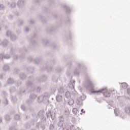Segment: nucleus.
Listing matches in <instances>:
<instances>
[{"mask_svg":"<svg viewBox=\"0 0 130 130\" xmlns=\"http://www.w3.org/2000/svg\"><path fill=\"white\" fill-rule=\"evenodd\" d=\"M34 62H35V63L38 64V63H39L40 62V59H39V58L35 59Z\"/></svg>","mask_w":130,"mask_h":130,"instance_id":"obj_40","label":"nucleus"},{"mask_svg":"<svg viewBox=\"0 0 130 130\" xmlns=\"http://www.w3.org/2000/svg\"><path fill=\"white\" fill-rule=\"evenodd\" d=\"M4 58H5V54L2 53L0 54V60H3Z\"/></svg>","mask_w":130,"mask_h":130,"instance_id":"obj_38","label":"nucleus"},{"mask_svg":"<svg viewBox=\"0 0 130 130\" xmlns=\"http://www.w3.org/2000/svg\"><path fill=\"white\" fill-rule=\"evenodd\" d=\"M78 67L79 68H76L74 71V74L75 76H79V75H80V71L81 70L80 68H81V64L79 63Z\"/></svg>","mask_w":130,"mask_h":130,"instance_id":"obj_8","label":"nucleus"},{"mask_svg":"<svg viewBox=\"0 0 130 130\" xmlns=\"http://www.w3.org/2000/svg\"><path fill=\"white\" fill-rule=\"evenodd\" d=\"M44 70H46L47 72H50V71H51V70H52V68L51 67L48 66L45 69H44L43 71H44Z\"/></svg>","mask_w":130,"mask_h":130,"instance_id":"obj_37","label":"nucleus"},{"mask_svg":"<svg viewBox=\"0 0 130 130\" xmlns=\"http://www.w3.org/2000/svg\"><path fill=\"white\" fill-rule=\"evenodd\" d=\"M9 53L10 55H13L14 60H17L18 59V56L14 53V49L12 47H11Z\"/></svg>","mask_w":130,"mask_h":130,"instance_id":"obj_7","label":"nucleus"},{"mask_svg":"<svg viewBox=\"0 0 130 130\" xmlns=\"http://www.w3.org/2000/svg\"><path fill=\"white\" fill-rule=\"evenodd\" d=\"M29 23H30V24H33V23H34V21L31 20L30 21Z\"/></svg>","mask_w":130,"mask_h":130,"instance_id":"obj_62","label":"nucleus"},{"mask_svg":"<svg viewBox=\"0 0 130 130\" xmlns=\"http://www.w3.org/2000/svg\"><path fill=\"white\" fill-rule=\"evenodd\" d=\"M6 35L8 37H9V36H10L11 40H12V41H15L17 40V36H16V35H13L12 34V31H11L10 30L7 31Z\"/></svg>","mask_w":130,"mask_h":130,"instance_id":"obj_6","label":"nucleus"},{"mask_svg":"<svg viewBox=\"0 0 130 130\" xmlns=\"http://www.w3.org/2000/svg\"><path fill=\"white\" fill-rule=\"evenodd\" d=\"M16 6H17V5L16 4V3H15V2L12 3L11 5V7L12 8H15Z\"/></svg>","mask_w":130,"mask_h":130,"instance_id":"obj_45","label":"nucleus"},{"mask_svg":"<svg viewBox=\"0 0 130 130\" xmlns=\"http://www.w3.org/2000/svg\"><path fill=\"white\" fill-rule=\"evenodd\" d=\"M17 100H18V99H17V98L16 96L14 97L13 96H11V101L12 103H15L16 102Z\"/></svg>","mask_w":130,"mask_h":130,"instance_id":"obj_23","label":"nucleus"},{"mask_svg":"<svg viewBox=\"0 0 130 130\" xmlns=\"http://www.w3.org/2000/svg\"><path fill=\"white\" fill-rule=\"evenodd\" d=\"M21 108L22 110H23V111H25V110L26 109V107H25V106H24V105H21Z\"/></svg>","mask_w":130,"mask_h":130,"instance_id":"obj_53","label":"nucleus"},{"mask_svg":"<svg viewBox=\"0 0 130 130\" xmlns=\"http://www.w3.org/2000/svg\"><path fill=\"white\" fill-rule=\"evenodd\" d=\"M64 96L67 98V99H70L71 98V93H70V91H67L65 92Z\"/></svg>","mask_w":130,"mask_h":130,"instance_id":"obj_21","label":"nucleus"},{"mask_svg":"<svg viewBox=\"0 0 130 130\" xmlns=\"http://www.w3.org/2000/svg\"><path fill=\"white\" fill-rule=\"evenodd\" d=\"M43 42L44 44H47L48 43V41H47L46 39H45L43 40Z\"/></svg>","mask_w":130,"mask_h":130,"instance_id":"obj_52","label":"nucleus"},{"mask_svg":"<svg viewBox=\"0 0 130 130\" xmlns=\"http://www.w3.org/2000/svg\"><path fill=\"white\" fill-rule=\"evenodd\" d=\"M63 115L64 117H69L70 116V110L69 109H66L64 111Z\"/></svg>","mask_w":130,"mask_h":130,"instance_id":"obj_13","label":"nucleus"},{"mask_svg":"<svg viewBox=\"0 0 130 130\" xmlns=\"http://www.w3.org/2000/svg\"><path fill=\"white\" fill-rule=\"evenodd\" d=\"M66 75L67 77H70L71 76V69L67 70L66 72Z\"/></svg>","mask_w":130,"mask_h":130,"instance_id":"obj_39","label":"nucleus"},{"mask_svg":"<svg viewBox=\"0 0 130 130\" xmlns=\"http://www.w3.org/2000/svg\"><path fill=\"white\" fill-rule=\"evenodd\" d=\"M23 23H24V21H23L22 20H20L18 21L19 26H22V25H23Z\"/></svg>","mask_w":130,"mask_h":130,"instance_id":"obj_47","label":"nucleus"},{"mask_svg":"<svg viewBox=\"0 0 130 130\" xmlns=\"http://www.w3.org/2000/svg\"><path fill=\"white\" fill-rule=\"evenodd\" d=\"M54 128V125H53V124L51 123L50 124V126H49V130H53V129Z\"/></svg>","mask_w":130,"mask_h":130,"instance_id":"obj_41","label":"nucleus"},{"mask_svg":"<svg viewBox=\"0 0 130 130\" xmlns=\"http://www.w3.org/2000/svg\"><path fill=\"white\" fill-rule=\"evenodd\" d=\"M26 75H25L24 73H21L19 75V77L21 80H25V79H26Z\"/></svg>","mask_w":130,"mask_h":130,"instance_id":"obj_28","label":"nucleus"},{"mask_svg":"<svg viewBox=\"0 0 130 130\" xmlns=\"http://www.w3.org/2000/svg\"><path fill=\"white\" fill-rule=\"evenodd\" d=\"M74 102V100L73 99H70L68 101V104L70 106L73 105Z\"/></svg>","mask_w":130,"mask_h":130,"instance_id":"obj_36","label":"nucleus"},{"mask_svg":"<svg viewBox=\"0 0 130 130\" xmlns=\"http://www.w3.org/2000/svg\"><path fill=\"white\" fill-rule=\"evenodd\" d=\"M49 97H50V94L47 92H45L43 95L38 97V102L39 103H41V102L46 103V102H48L47 98H49Z\"/></svg>","mask_w":130,"mask_h":130,"instance_id":"obj_2","label":"nucleus"},{"mask_svg":"<svg viewBox=\"0 0 130 130\" xmlns=\"http://www.w3.org/2000/svg\"><path fill=\"white\" fill-rule=\"evenodd\" d=\"M27 71L29 72V74H33V71H34V68L31 67H29L27 69Z\"/></svg>","mask_w":130,"mask_h":130,"instance_id":"obj_33","label":"nucleus"},{"mask_svg":"<svg viewBox=\"0 0 130 130\" xmlns=\"http://www.w3.org/2000/svg\"><path fill=\"white\" fill-rule=\"evenodd\" d=\"M14 83H15V81L13 78H10L7 80V84H8V85H13Z\"/></svg>","mask_w":130,"mask_h":130,"instance_id":"obj_16","label":"nucleus"},{"mask_svg":"<svg viewBox=\"0 0 130 130\" xmlns=\"http://www.w3.org/2000/svg\"><path fill=\"white\" fill-rule=\"evenodd\" d=\"M128 86L127 84L125 82L122 83L121 84V87L123 89H127Z\"/></svg>","mask_w":130,"mask_h":130,"instance_id":"obj_25","label":"nucleus"},{"mask_svg":"<svg viewBox=\"0 0 130 130\" xmlns=\"http://www.w3.org/2000/svg\"><path fill=\"white\" fill-rule=\"evenodd\" d=\"M2 95L4 98H5L4 101H3L4 104H5V105H8L9 104V101L7 98V96H8V93H7L5 91H3L2 92Z\"/></svg>","mask_w":130,"mask_h":130,"instance_id":"obj_5","label":"nucleus"},{"mask_svg":"<svg viewBox=\"0 0 130 130\" xmlns=\"http://www.w3.org/2000/svg\"><path fill=\"white\" fill-rule=\"evenodd\" d=\"M24 127H25V128H30V127H31V125L29 124V123H27L24 125Z\"/></svg>","mask_w":130,"mask_h":130,"instance_id":"obj_42","label":"nucleus"},{"mask_svg":"<svg viewBox=\"0 0 130 130\" xmlns=\"http://www.w3.org/2000/svg\"><path fill=\"white\" fill-rule=\"evenodd\" d=\"M4 58L5 59H10L11 58V55L10 54H6L4 55Z\"/></svg>","mask_w":130,"mask_h":130,"instance_id":"obj_35","label":"nucleus"},{"mask_svg":"<svg viewBox=\"0 0 130 130\" xmlns=\"http://www.w3.org/2000/svg\"><path fill=\"white\" fill-rule=\"evenodd\" d=\"M24 2L23 0H19L17 3V6L19 9H22L24 7Z\"/></svg>","mask_w":130,"mask_h":130,"instance_id":"obj_10","label":"nucleus"},{"mask_svg":"<svg viewBox=\"0 0 130 130\" xmlns=\"http://www.w3.org/2000/svg\"><path fill=\"white\" fill-rule=\"evenodd\" d=\"M82 100L80 98H77L76 103L78 105H81L82 104Z\"/></svg>","mask_w":130,"mask_h":130,"instance_id":"obj_18","label":"nucleus"},{"mask_svg":"<svg viewBox=\"0 0 130 130\" xmlns=\"http://www.w3.org/2000/svg\"><path fill=\"white\" fill-rule=\"evenodd\" d=\"M41 90V88H40V87H38L37 88V92H38V93H39Z\"/></svg>","mask_w":130,"mask_h":130,"instance_id":"obj_55","label":"nucleus"},{"mask_svg":"<svg viewBox=\"0 0 130 130\" xmlns=\"http://www.w3.org/2000/svg\"><path fill=\"white\" fill-rule=\"evenodd\" d=\"M56 100L57 102H61L62 101V96L61 95L57 94L56 95Z\"/></svg>","mask_w":130,"mask_h":130,"instance_id":"obj_14","label":"nucleus"},{"mask_svg":"<svg viewBox=\"0 0 130 130\" xmlns=\"http://www.w3.org/2000/svg\"><path fill=\"white\" fill-rule=\"evenodd\" d=\"M0 79H3V74H0Z\"/></svg>","mask_w":130,"mask_h":130,"instance_id":"obj_64","label":"nucleus"},{"mask_svg":"<svg viewBox=\"0 0 130 130\" xmlns=\"http://www.w3.org/2000/svg\"><path fill=\"white\" fill-rule=\"evenodd\" d=\"M114 112L116 116H119V117H121V116H122V115H120V112H119V111H118V109H117V108H116L114 110Z\"/></svg>","mask_w":130,"mask_h":130,"instance_id":"obj_15","label":"nucleus"},{"mask_svg":"<svg viewBox=\"0 0 130 130\" xmlns=\"http://www.w3.org/2000/svg\"><path fill=\"white\" fill-rule=\"evenodd\" d=\"M46 116L48 118H51L52 120H54L55 118V113L53 111H48L46 113Z\"/></svg>","mask_w":130,"mask_h":130,"instance_id":"obj_4","label":"nucleus"},{"mask_svg":"<svg viewBox=\"0 0 130 130\" xmlns=\"http://www.w3.org/2000/svg\"><path fill=\"white\" fill-rule=\"evenodd\" d=\"M14 119L15 120H21V116L19 114H16L14 116Z\"/></svg>","mask_w":130,"mask_h":130,"instance_id":"obj_26","label":"nucleus"},{"mask_svg":"<svg viewBox=\"0 0 130 130\" xmlns=\"http://www.w3.org/2000/svg\"><path fill=\"white\" fill-rule=\"evenodd\" d=\"M46 80V76H43L41 77H40V80H39V82H44Z\"/></svg>","mask_w":130,"mask_h":130,"instance_id":"obj_29","label":"nucleus"},{"mask_svg":"<svg viewBox=\"0 0 130 130\" xmlns=\"http://www.w3.org/2000/svg\"><path fill=\"white\" fill-rule=\"evenodd\" d=\"M112 92V91L110 90H108L107 88H104L100 89L99 90H94L93 91V93L94 94L96 93H103L105 97H110V95H111Z\"/></svg>","mask_w":130,"mask_h":130,"instance_id":"obj_1","label":"nucleus"},{"mask_svg":"<svg viewBox=\"0 0 130 130\" xmlns=\"http://www.w3.org/2000/svg\"><path fill=\"white\" fill-rule=\"evenodd\" d=\"M10 70V67L8 64H5L3 66V71L5 72H8Z\"/></svg>","mask_w":130,"mask_h":130,"instance_id":"obj_17","label":"nucleus"},{"mask_svg":"<svg viewBox=\"0 0 130 130\" xmlns=\"http://www.w3.org/2000/svg\"><path fill=\"white\" fill-rule=\"evenodd\" d=\"M33 81H34V78H33V77H29V80L26 82V86L27 88H30L31 91H34V90L36 89V87H35V86L33 85V83H32Z\"/></svg>","mask_w":130,"mask_h":130,"instance_id":"obj_3","label":"nucleus"},{"mask_svg":"<svg viewBox=\"0 0 130 130\" xmlns=\"http://www.w3.org/2000/svg\"><path fill=\"white\" fill-rule=\"evenodd\" d=\"M58 118L59 121V123H60V126L63 125V123L64 122V118L63 117V116H60Z\"/></svg>","mask_w":130,"mask_h":130,"instance_id":"obj_12","label":"nucleus"},{"mask_svg":"<svg viewBox=\"0 0 130 130\" xmlns=\"http://www.w3.org/2000/svg\"><path fill=\"white\" fill-rule=\"evenodd\" d=\"M16 90L15 87H11L9 89L10 94H13V93L16 92Z\"/></svg>","mask_w":130,"mask_h":130,"instance_id":"obj_19","label":"nucleus"},{"mask_svg":"<svg viewBox=\"0 0 130 130\" xmlns=\"http://www.w3.org/2000/svg\"><path fill=\"white\" fill-rule=\"evenodd\" d=\"M25 51H27V50H26V48H24L23 49V52H25Z\"/></svg>","mask_w":130,"mask_h":130,"instance_id":"obj_61","label":"nucleus"},{"mask_svg":"<svg viewBox=\"0 0 130 130\" xmlns=\"http://www.w3.org/2000/svg\"><path fill=\"white\" fill-rule=\"evenodd\" d=\"M81 112H82V113H85V111H84V109H81Z\"/></svg>","mask_w":130,"mask_h":130,"instance_id":"obj_63","label":"nucleus"},{"mask_svg":"<svg viewBox=\"0 0 130 130\" xmlns=\"http://www.w3.org/2000/svg\"><path fill=\"white\" fill-rule=\"evenodd\" d=\"M124 110L126 113H130V107L129 106H127L125 108Z\"/></svg>","mask_w":130,"mask_h":130,"instance_id":"obj_27","label":"nucleus"},{"mask_svg":"<svg viewBox=\"0 0 130 130\" xmlns=\"http://www.w3.org/2000/svg\"><path fill=\"white\" fill-rule=\"evenodd\" d=\"M52 81L53 82H57V78L55 76H52Z\"/></svg>","mask_w":130,"mask_h":130,"instance_id":"obj_49","label":"nucleus"},{"mask_svg":"<svg viewBox=\"0 0 130 130\" xmlns=\"http://www.w3.org/2000/svg\"><path fill=\"white\" fill-rule=\"evenodd\" d=\"M25 103H26L27 105H31V104L33 103V101H32L31 100H27L25 101Z\"/></svg>","mask_w":130,"mask_h":130,"instance_id":"obj_34","label":"nucleus"},{"mask_svg":"<svg viewBox=\"0 0 130 130\" xmlns=\"http://www.w3.org/2000/svg\"><path fill=\"white\" fill-rule=\"evenodd\" d=\"M22 118H23V119H24V120H27V119H28V116L23 114L22 116Z\"/></svg>","mask_w":130,"mask_h":130,"instance_id":"obj_43","label":"nucleus"},{"mask_svg":"<svg viewBox=\"0 0 130 130\" xmlns=\"http://www.w3.org/2000/svg\"><path fill=\"white\" fill-rule=\"evenodd\" d=\"M68 67H71V66H72V62H68Z\"/></svg>","mask_w":130,"mask_h":130,"instance_id":"obj_59","label":"nucleus"},{"mask_svg":"<svg viewBox=\"0 0 130 130\" xmlns=\"http://www.w3.org/2000/svg\"><path fill=\"white\" fill-rule=\"evenodd\" d=\"M56 71L57 73H60V72H61V69L60 68V67H58L56 69Z\"/></svg>","mask_w":130,"mask_h":130,"instance_id":"obj_46","label":"nucleus"},{"mask_svg":"<svg viewBox=\"0 0 130 130\" xmlns=\"http://www.w3.org/2000/svg\"><path fill=\"white\" fill-rule=\"evenodd\" d=\"M86 80L88 81L89 85L86 86V89L87 90H90L91 89V87L92 86V83L91 82V80H90V77L89 76H86Z\"/></svg>","mask_w":130,"mask_h":130,"instance_id":"obj_9","label":"nucleus"},{"mask_svg":"<svg viewBox=\"0 0 130 130\" xmlns=\"http://www.w3.org/2000/svg\"><path fill=\"white\" fill-rule=\"evenodd\" d=\"M5 120L6 121H10V120H11V117L10 116V115L9 114H6L5 116Z\"/></svg>","mask_w":130,"mask_h":130,"instance_id":"obj_24","label":"nucleus"},{"mask_svg":"<svg viewBox=\"0 0 130 130\" xmlns=\"http://www.w3.org/2000/svg\"><path fill=\"white\" fill-rule=\"evenodd\" d=\"M8 43H9V41H8V40H4L2 42V45L3 46H4V47H6L8 45Z\"/></svg>","mask_w":130,"mask_h":130,"instance_id":"obj_20","label":"nucleus"},{"mask_svg":"<svg viewBox=\"0 0 130 130\" xmlns=\"http://www.w3.org/2000/svg\"><path fill=\"white\" fill-rule=\"evenodd\" d=\"M63 8L66 9L67 14H70V13H71V9H70V7H69V6L64 5L63 6Z\"/></svg>","mask_w":130,"mask_h":130,"instance_id":"obj_22","label":"nucleus"},{"mask_svg":"<svg viewBox=\"0 0 130 130\" xmlns=\"http://www.w3.org/2000/svg\"><path fill=\"white\" fill-rule=\"evenodd\" d=\"M36 97H37V95H36L34 93L31 94L29 95V99H35L36 98Z\"/></svg>","mask_w":130,"mask_h":130,"instance_id":"obj_32","label":"nucleus"},{"mask_svg":"<svg viewBox=\"0 0 130 130\" xmlns=\"http://www.w3.org/2000/svg\"><path fill=\"white\" fill-rule=\"evenodd\" d=\"M78 110H77V108H74L73 109H72V112L74 114H76V113H77Z\"/></svg>","mask_w":130,"mask_h":130,"instance_id":"obj_44","label":"nucleus"},{"mask_svg":"<svg viewBox=\"0 0 130 130\" xmlns=\"http://www.w3.org/2000/svg\"><path fill=\"white\" fill-rule=\"evenodd\" d=\"M69 129H70V130H75V126H74V125H71L70 126V127H69Z\"/></svg>","mask_w":130,"mask_h":130,"instance_id":"obj_50","label":"nucleus"},{"mask_svg":"<svg viewBox=\"0 0 130 130\" xmlns=\"http://www.w3.org/2000/svg\"><path fill=\"white\" fill-rule=\"evenodd\" d=\"M8 18H9V20H12V19H13V15H10L8 16Z\"/></svg>","mask_w":130,"mask_h":130,"instance_id":"obj_56","label":"nucleus"},{"mask_svg":"<svg viewBox=\"0 0 130 130\" xmlns=\"http://www.w3.org/2000/svg\"><path fill=\"white\" fill-rule=\"evenodd\" d=\"M80 99L81 100L83 101L84 100H85V99H86V96H85V95H82L81 96H80Z\"/></svg>","mask_w":130,"mask_h":130,"instance_id":"obj_48","label":"nucleus"},{"mask_svg":"<svg viewBox=\"0 0 130 130\" xmlns=\"http://www.w3.org/2000/svg\"><path fill=\"white\" fill-rule=\"evenodd\" d=\"M64 91H63V88H62V87H59V88H58V93L59 94H62V93H63Z\"/></svg>","mask_w":130,"mask_h":130,"instance_id":"obj_30","label":"nucleus"},{"mask_svg":"<svg viewBox=\"0 0 130 130\" xmlns=\"http://www.w3.org/2000/svg\"><path fill=\"white\" fill-rule=\"evenodd\" d=\"M127 94L128 95H130V88H128L127 89Z\"/></svg>","mask_w":130,"mask_h":130,"instance_id":"obj_57","label":"nucleus"},{"mask_svg":"<svg viewBox=\"0 0 130 130\" xmlns=\"http://www.w3.org/2000/svg\"><path fill=\"white\" fill-rule=\"evenodd\" d=\"M42 123L41 122H39L38 123H37L36 124V128H38V129H39V128H40V127H41V128H42V129H44L45 128V126L44 125H42Z\"/></svg>","mask_w":130,"mask_h":130,"instance_id":"obj_11","label":"nucleus"},{"mask_svg":"<svg viewBox=\"0 0 130 130\" xmlns=\"http://www.w3.org/2000/svg\"><path fill=\"white\" fill-rule=\"evenodd\" d=\"M9 130H17L15 126H10Z\"/></svg>","mask_w":130,"mask_h":130,"instance_id":"obj_51","label":"nucleus"},{"mask_svg":"<svg viewBox=\"0 0 130 130\" xmlns=\"http://www.w3.org/2000/svg\"><path fill=\"white\" fill-rule=\"evenodd\" d=\"M4 5H0V10H3L4 9Z\"/></svg>","mask_w":130,"mask_h":130,"instance_id":"obj_58","label":"nucleus"},{"mask_svg":"<svg viewBox=\"0 0 130 130\" xmlns=\"http://www.w3.org/2000/svg\"><path fill=\"white\" fill-rule=\"evenodd\" d=\"M70 126H71L70 125V123H66V124H64V128L67 130H69Z\"/></svg>","mask_w":130,"mask_h":130,"instance_id":"obj_31","label":"nucleus"},{"mask_svg":"<svg viewBox=\"0 0 130 130\" xmlns=\"http://www.w3.org/2000/svg\"><path fill=\"white\" fill-rule=\"evenodd\" d=\"M19 58L20 59H22V58H24V55H20V56H19Z\"/></svg>","mask_w":130,"mask_h":130,"instance_id":"obj_60","label":"nucleus"},{"mask_svg":"<svg viewBox=\"0 0 130 130\" xmlns=\"http://www.w3.org/2000/svg\"><path fill=\"white\" fill-rule=\"evenodd\" d=\"M24 31L26 32H29V28L28 27H25L24 29Z\"/></svg>","mask_w":130,"mask_h":130,"instance_id":"obj_54","label":"nucleus"}]
</instances>
